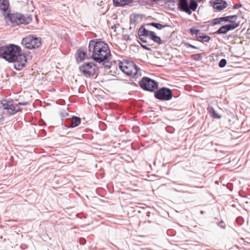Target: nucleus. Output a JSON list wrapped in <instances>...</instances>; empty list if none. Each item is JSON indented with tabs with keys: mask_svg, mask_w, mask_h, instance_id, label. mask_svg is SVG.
I'll use <instances>...</instances> for the list:
<instances>
[{
	"mask_svg": "<svg viewBox=\"0 0 250 250\" xmlns=\"http://www.w3.org/2000/svg\"><path fill=\"white\" fill-rule=\"evenodd\" d=\"M239 7V6L237 4H235L233 6V8L234 9H237V8H238Z\"/></svg>",
	"mask_w": 250,
	"mask_h": 250,
	"instance_id": "nucleus-32",
	"label": "nucleus"
},
{
	"mask_svg": "<svg viewBox=\"0 0 250 250\" xmlns=\"http://www.w3.org/2000/svg\"><path fill=\"white\" fill-rule=\"evenodd\" d=\"M85 52L81 49H78L77 52V61H79V60L81 62L83 61L85 59Z\"/></svg>",
	"mask_w": 250,
	"mask_h": 250,
	"instance_id": "nucleus-17",
	"label": "nucleus"
},
{
	"mask_svg": "<svg viewBox=\"0 0 250 250\" xmlns=\"http://www.w3.org/2000/svg\"><path fill=\"white\" fill-rule=\"evenodd\" d=\"M28 104V102H20L17 105H15L12 101L3 100L0 101V108H2L4 114L11 116L22 110V108L19 107V105H26Z\"/></svg>",
	"mask_w": 250,
	"mask_h": 250,
	"instance_id": "nucleus-3",
	"label": "nucleus"
},
{
	"mask_svg": "<svg viewBox=\"0 0 250 250\" xmlns=\"http://www.w3.org/2000/svg\"><path fill=\"white\" fill-rule=\"evenodd\" d=\"M97 70V67L92 62L84 63L79 67L80 71L86 77L93 76Z\"/></svg>",
	"mask_w": 250,
	"mask_h": 250,
	"instance_id": "nucleus-10",
	"label": "nucleus"
},
{
	"mask_svg": "<svg viewBox=\"0 0 250 250\" xmlns=\"http://www.w3.org/2000/svg\"><path fill=\"white\" fill-rule=\"evenodd\" d=\"M140 87L144 90L150 92H155L158 87V83L150 78L144 77L139 82Z\"/></svg>",
	"mask_w": 250,
	"mask_h": 250,
	"instance_id": "nucleus-7",
	"label": "nucleus"
},
{
	"mask_svg": "<svg viewBox=\"0 0 250 250\" xmlns=\"http://www.w3.org/2000/svg\"><path fill=\"white\" fill-rule=\"evenodd\" d=\"M201 213L203 214V213H204V212H203V211H201Z\"/></svg>",
	"mask_w": 250,
	"mask_h": 250,
	"instance_id": "nucleus-35",
	"label": "nucleus"
},
{
	"mask_svg": "<svg viewBox=\"0 0 250 250\" xmlns=\"http://www.w3.org/2000/svg\"><path fill=\"white\" fill-rule=\"evenodd\" d=\"M222 22V21L221 17L215 18V19H213V20L212 21V25H214L218 24H220Z\"/></svg>",
	"mask_w": 250,
	"mask_h": 250,
	"instance_id": "nucleus-26",
	"label": "nucleus"
},
{
	"mask_svg": "<svg viewBox=\"0 0 250 250\" xmlns=\"http://www.w3.org/2000/svg\"><path fill=\"white\" fill-rule=\"evenodd\" d=\"M6 18L11 22L13 26L20 24H27L31 21V19L28 17L19 13H7Z\"/></svg>",
	"mask_w": 250,
	"mask_h": 250,
	"instance_id": "nucleus-5",
	"label": "nucleus"
},
{
	"mask_svg": "<svg viewBox=\"0 0 250 250\" xmlns=\"http://www.w3.org/2000/svg\"><path fill=\"white\" fill-rule=\"evenodd\" d=\"M146 37H145V36H141V37H139V39L142 42L146 43L147 42V41L146 40Z\"/></svg>",
	"mask_w": 250,
	"mask_h": 250,
	"instance_id": "nucleus-28",
	"label": "nucleus"
},
{
	"mask_svg": "<svg viewBox=\"0 0 250 250\" xmlns=\"http://www.w3.org/2000/svg\"><path fill=\"white\" fill-rule=\"evenodd\" d=\"M131 22H133V21H132V19H131Z\"/></svg>",
	"mask_w": 250,
	"mask_h": 250,
	"instance_id": "nucleus-37",
	"label": "nucleus"
},
{
	"mask_svg": "<svg viewBox=\"0 0 250 250\" xmlns=\"http://www.w3.org/2000/svg\"><path fill=\"white\" fill-rule=\"evenodd\" d=\"M228 31L225 25L221 26L215 32L216 34H225Z\"/></svg>",
	"mask_w": 250,
	"mask_h": 250,
	"instance_id": "nucleus-21",
	"label": "nucleus"
},
{
	"mask_svg": "<svg viewBox=\"0 0 250 250\" xmlns=\"http://www.w3.org/2000/svg\"><path fill=\"white\" fill-rule=\"evenodd\" d=\"M0 57L10 62H14V68L17 70H21L27 63L26 56L21 53V47L17 45L0 47Z\"/></svg>",
	"mask_w": 250,
	"mask_h": 250,
	"instance_id": "nucleus-1",
	"label": "nucleus"
},
{
	"mask_svg": "<svg viewBox=\"0 0 250 250\" xmlns=\"http://www.w3.org/2000/svg\"><path fill=\"white\" fill-rule=\"evenodd\" d=\"M186 45L187 47H191L192 48L198 49L197 47H196L192 44H190L188 43H186Z\"/></svg>",
	"mask_w": 250,
	"mask_h": 250,
	"instance_id": "nucleus-30",
	"label": "nucleus"
},
{
	"mask_svg": "<svg viewBox=\"0 0 250 250\" xmlns=\"http://www.w3.org/2000/svg\"><path fill=\"white\" fill-rule=\"evenodd\" d=\"M226 26L227 27V30L228 31L234 30L239 26V22H235V21H233L229 22V23L226 24Z\"/></svg>",
	"mask_w": 250,
	"mask_h": 250,
	"instance_id": "nucleus-18",
	"label": "nucleus"
},
{
	"mask_svg": "<svg viewBox=\"0 0 250 250\" xmlns=\"http://www.w3.org/2000/svg\"><path fill=\"white\" fill-rule=\"evenodd\" d=\"M85 240L83 239L82 242H81L80 243L81 244H83L84 243Z\"/></svg>",
	"mask_w": 250,
	"mask_h": 250,
	"instance_id": "nucleus-33",
	"label": "nucleus"
},
{
	"mask_svg": "<svg viewBox=\"0 0 250 250\" xmlns=\"http://www.w3.org/2000/svg\"><path fill=\"white\" fill-rule=\"evenodd\" d=\"M227 2L223 0H216V2L213 5L215 9L220 11L226 7Z\"/></svg>",
	"mask_w": 250,
	"mask_h": 250,
	"instance_id": "nucleus-12",
	"label": "nucleus"
},
{
	"mask_svg": "<svg viewBox=\"0 0 250 250\" xmlns=\"http://www.w3.org/2000/svg\"><path fill=\"white\" fill-rule=\"evenodd\" d=\"M178 6L180 11L191 15L197 9L198 4L195 0H189V2L188 0H179Z\"/></svg>",
	"mask_w": 250,
	"mask_h": 250,
	"instance_id": "nucleus-6",
	"label": "nucleus"
},
{
	"mask_svg": "<svg viewBox=\"0 0 250 250\" xmlns=\"http://www.w3.org/2000/svg\"><path fill=\"white\" fill-rule=\"evenodd\" d=\"M222 22H231L233 21H236L237 19L236 15L228 16L226 17H221Z\"/></svg>",
	"mask_w": 250,
	"mask_h": 250,
	"instance_id": "nucleus-20",
	"label": "nucleus"
},
{
	"mask_svg": "<svg viewBox=\"0 0 250 250\" xmlns=\"http://www.w3.org/2000/svg\"><path fill=\"white\" fill-rule=\"evenodd\" d=\"M149 24L159 30H161L162 28L167 26L166 25H162L159 23L157 22H151Z\"/></svg>",
	"mask_w": 250,
	"mask_h": 250,
	"instance_id": "nucleus-22",
	"label": "nucleus"
},
{
	"mask_svg": "<svg viewBox=\"0 0 250 250\" xmlns=\"http://www.w3.org/2000/svg\"><path fill=\"white\" fill-rule=\"evenodd\" d=\"M208 111L210 114L211 116L214 118L219 119L221 118L220 116L214 110V109L211 106H209L208 107Z\"/></svg>",
	"mask_w": 250,
	"mask_h": 250,
	"instance_id": "nucleus-19",
	"label": "nucleus"
},
{
	"mask_svg": "<svg viewBox=\"0 0 250 250\" xmlns=\"http://www.w3.org/2000/svg\"><path fill=\"white\" fill-rule=\"evenodd\" d=\"M131 22H133V21H132V19H131Z\"/></svg>",
	"mask_w": 250,
	"mask_h": 250,
	"instance_id": "nucleus-36",
	"label": "nucleus"
},
{
	"mask_svg": "<svg viewBox=\"0 0 250 250\" xmlns=\"http://www.w3.org/2000/svg\"><path fill=\"white\" fill-rule=\"evenodd\" d=\"M81 119L80 117L72 116L66 125L70 128H74L78 126L81 123Z\"/></svg>",
	"mask_w": 250,
	"mask_h": 250,
	"instance_id": "nucleus-11",
	"label": "nucleus"
},
{
	"mask_svg": "<svg viewBox=\"0 0 250 250\" xmlns=\"http://www.w3.org/2000/svg\"><path fill=\"white\" fill-rule=\"evenodd\" d=\"M151 32L146 29L143 26H142L138 30V35L139 37L145 36L149 37Z\"/></svg>",
	"mask_w": 250,
	"mask_h": 250,
	"instance_id": "nucleus-14",
	"label": "nucleus"
},
{
	"mask_svg": "<svg viewBox=\"0 0 250 250\" xmlns=\"http://www.w3.org/2000/svg\"><path fill=\"white\" fill-rule=\"evenodd\" d=\"M88 51L89 54L92 53V59L99 63L107 60L111 55L108 45L104 42L97 40H93L89 42Z\"/></svg>",
	"mask_w": 250,
	"mask_h": 250,
	"instance_id": "nucleus-2",
	"label": "nucleus"
},
{
	"mask_svg": "<svg viewBox=\"0 0 250 250\" xmlns=\"http://www.w3.org/2000/svg\"><path fill=\"white\" fill-rule=\"evenodd\" d=\"M156 90L154 92V97L157 99L161 101H169L172 98V92L170 89L163 87Z\"/></svg>",
	"mask_w": 250,
	"mask_h": 250,
	"instance_id": "nucleus-9",
	"label": "nucleus"
},
{
	"mask_svg": "<svg viewBox=\"0 0 250 250\" xmlns=\"http://www.w3.org/2000/svg\"><path fill=\"white\" fill-rule=\"evenodd\" d=\"M203 35H204V34L201 32L200 30H199V33H198V34L195 36V37L197 39L198 41V39H200L202 36H203Z\"/></svg>",
	"mask_w": 250,
	"mask_h": 250,
	"instance_id": "nucleus-27",
	"label": "nucleus"
},
{
	"mask_svg": "<svg viewBox=\"0 0 250 250\" xmlns=\"http://www.w3.org/2000/svg\"><path fill=\"white\" fill-rule=\"evenodd\" d=\"M199 30L200 29H195L194 28H191L189 29V33L191 35H195L196 36L198 33H199Z\"/></svg>",
	"mask_w": 250,
	"mask_h": 250,
	"instance_id": "nucleus-24",
	"label": "nucleus"
},
{
	"mask_svg": "<svg viewBox=\"0 0 250 250\" xmlns=\"http://www.w3.org/2000/svg\"><path fill=\"white\" fill-rule=\"evenodd\" d=\"M21 44L25 48L31 49L38 48L41 44L40 38L28 36L22 40Z\"/></svg>",
	"mask_w": 250,
	"mask_h": 250,
	"instance_id": "nucleus-8",
	"label": "nucleus"
},
{
	"mask_svg": "<svg viewBox=\"0 0 250 250\" xmlns=\"http://www.w3.org/2000/svg\"><path fill=\"white\" fill-rule=\"evenodd\" d=\"M149 37L154 42L159 44H161L162 43L161 38L157 36L153 31H152L151 33H150V35Z\"/></svg>",
	"mask_w": 250,
	"mask_h": 250,
	"instance_id": "nucleus-16",
	"label": "nucleus"
},
{
	"mask_svg": "<svg viewBox=\"0 0 250 250\" xmlns=\"http://www.w3.org/2000/svg\"><path fill=\"white\" fill-rule=\"evenodd\" d=\"M119 68L123 73L133 78H137L141 75V69L132 62H121L119 63Z\"/></svg>",
	"mask_w": 250,
	"mask_h": 250,
	"instance_id": "nucleus-4",
	"label": "nucleus"
},
{
	"mask_svg": "<svg viewBox=\"0 0 250 250\" xmlns=\"http://www.w3.org/2000/svg\"><path fill=\"white\" fill-rule=\"evenodd\" d=\"M223 223V222L222 221L221 222H220L219 224V226L222 228H225V226H222V225H220V224H222Z\"/></svg>",
	"mask_w": 250,
	"mask_h": 250,
	"instance_id": "nucleus-31",
	"label": "nucleus"
},
{
	"mask_svg": "<svg viewBox=\"0 0 250 250\" xmlns=\"http://www.w3.org/2000/svg\"><path fill=\"white\" fill-rule=\"evenodd\" d=\"M105 67H107L108 68H110V66H109V65H105Z\"/></svg>",
	"mask_w": 250,
	"mask_h": 250,
	"instance_id": "nucleus-34",
	"label": "nucleus"
},
{
	"mask_svg": "<svg viewBox=\"0 0 250 250\" xmlns=\"http://www.w3.org/2000/svg\"><path fill=\"white\" fill-rule=\"evenodd\" d=\"M227 64V61L225 59H222L220 60L219 62V66L221 68H223Z\"/></svg>",
	"mask_w": 250,
	"mask_h": 250,
	"instance_id": "nucleus-25",
	"label": "nucleus"
},
{
	"mask_svg": "<svg viewBox=\"0 0 250 250\" xmlns=\"http://www.w3.org/2000/svg\"><path fill=\"white\" fill-rule=\"evenodd\" d=\"M140 44L141 46L142 47V48H143L144 49H146V50H148V51L151 50V48L148 47H147L146 45L143 44H142L140 42Z\"/></svg>",
	"mask_w": 250,
	"mask_h": 250,
	"instance_id": "nucleus-29",
	"label": "nucleus"
},
{
	"mask_svg": "<svg viewBox=\"0 0 250 250\" xmlns=\"http://www.w3.org/2000/svg\"><path fill=\"white\" fill-rule=\"evenodd\" d=\"M8 0H0V10L6 12L9 8Z\"/></svg>",
	"mask_w": 250,
	"mask_h": 250,
	"instance_id": "nucleus-15",
	"label": "nucleus"
},
{
	"mask_svg": "<svg viewBox=\"0 0 250 250\" xmlns=\"http://www.w3.org/2000/svg\"><path fill=\"white\" fill-rule=\"evenodd\" d=\"M133 0H113L115 6H124L131 3Z\"/></svg>",
	"mask_w": 250,
	"mask_h": 250,
	"instance_id": "nucleus-13",
	"label": "nucleus"
},
{
	"mask_svg": "<svg viewBox=\"0 0 250 250\" xmlns=\"http://www.w3.org/2000/svg\"><path fill=\"white\" fill-rule=\"evenodd\" d=\"M210 40V37L207 35H203L202 36L200 39H198V41L202 42H208Z\"/></svg>",
	"mask_w": 250,
	"mask_h": 250,
	"instance_id": "nucleus-23",
	"label": "nucleus"
}]
</instances>
